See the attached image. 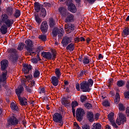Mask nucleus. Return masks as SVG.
<instances>
[{
	"instance_id": "4",
	"label": "nucleus",
	"mask_w": 129,
	"mask_h": 129,
	"mask_svg": "<svg viewBox=\"0 0 129 129\" xmlns=\"http://www.w3.org/2000/svg\"><path fill=\"white\" fill-rule=\"evenodd\" d=\"M118 117L116 120V123L118 125H120V124H124V122L126 121V117L125 115L123 114L122 113H119Z\"/></svg>"
},
{
	"instance_id": "25",
	"label": "nucleus",
	"mask_w": 129,
	"mask_h": 129,
	"mask_svg": "<svg viewBox=\"0 0 129 129\" xmlns=\"http://www.w3.org/2000/svg\"><path fill=\"white\" fill-rule=\"evenodd\" d=\"M15 91L18 97H21V94H22V92L24 91V87L21 86L20 87H18V89H16Z\"/></svg>"
},
{
	"instance_id": "59",
	"label": "nucleus",
	"mask_w": 129,
	"mask_h": 129,
	"mask_svg": "<svg viewBox=\"0 0 129 129\" xmlns=\"http://www.w3.org/2000/svg\"><path fill=\"white\" fill-rule=\"evenodd\" d=\"M113 82V80H110L108 81V87H110V86H111V85H112Z\"/></svg>"
},
{
	"instance_id": "16",
	"label": "nucleus",
	"mask_w": 129,
	"mask_h": 129,
	"mask_svg": "<svg viewBox=\"0 0 129 129\" xmlns=\"http://www.w3.org/2000/svg\"><path fill=\"white\" fill-rule=\"evenodd\" d=\"M61 103L64 105L65 107H69L70 106V101L68 100V98L63 97L61 100Z\"/></svg>"
},
{
	"instance_id": "43",
	"label": "nucleus",
	"mask_w": 129,
	"mask_h": 129,
	"mask_svg": "<svg viewBox=\"0 0 129 129\" xmlns=\"http://www.w3.org/2000/svg\"><path fill=\"white\" fill-rule=\"evenodd\" d=\"M86 99H87V96L84 95H82L80 96V100L81 102H85L86 101Z\"/></svg>"
},
{
	"instance_id": "24",
	"label": "nucleus",
	"mask_w": 129,
	"mask_h": 129,
	"mask_svg": "<svg viewBox=\"0 0 129 129\" xmlns=\"http://www.w3.org/2000/svg\"><path fill=\"white\" fill-rule=\"evenodd\" d=\"M56 76H52L51 78V83L52 84L53 86H57L58 84H59V79Z\"/></svg>"
},
{
	"instance_id": "22",
	"label": "nucleus",
	"mask_w": 129,
	"mask_h": 129,
	"mask_svg": "<svg viewBox=\"0 0 129 129\" xmlns=\"http://www.w3.org/2000/svg\"><path fill=\"white\" fill-rule=\"evenodd\" d=\"M18 99L20 101V105H22V106L28 105V101L25 97H19Z\"/></svg>"
},
{
	"instance_id": "33",
	"label": "nucleus",
	"mask_w": 129,
	"mask_h": 129,
	"mask_svg": "<svg viewBox=\"0 0 129 129\" xmlns=\"http://www.w3.org/2000/svg\"><path fill=\"white\" fill-rule=\"evenodd\" d=\"M86 74H88V71L83 69V70H80V74L79 75V77H83V76L86 75Z\"/></svg>"
},
{
	"instance_id": "46",
	"label": "nucleus",
	"mask_w": 129,
	"mask_h": 129,
	"mask_svg": "<svg viewBox=\"0 0 129 129\" xmlns=\"http://www.w3.org/2000/svg\"><path fill=\"white\" fill-rule=\"evenodd\" d=\"M118 108L120 111H124V110H125V107H124V106H123V104L121 103L119 104Z\"/></svg>"
},
{
	"instance_id": "44",
	"label": "nucleus",
	"mask_w": 129,
	"mask_h": 129,
	"mask_svg": "<svg viewBox=\"0 0 129 129\" xmlns=\"http://www.w3.org/2000/svg\"><path fill=\"white\" fill-rule=\"evenodd\" d=\"M39 39L43 42H46L47 41V36L45 35H39Z\"/></svg>"
},
{
	"instance_id": "15",
	"label": "nucleus",
	"mask_w": 129,
	"mask_h": 129,
	"mask_svg": "<svg viewBox=\"0 0 129 129\" xmlns=\"http://www.w3.org/2000/svg\"><path fill=\"white\" fill-rule=\"evenodd\" d=\"M58 12H60L61 17H67L68 15H69V12H68V11H67V9L64 7L59 8Z\"/></svg>"
},
{
	"instance_id": "60",
	"label": "nucleus",
	"mask_w": 129,
	"mask_h": 129,
	"mask_svg": "<svg viewBox=\"0 0 129 129\" xmlns=\"http://www.w3.org/2000/svg\"><path fill=\"white\" fill-rule=\"evenodd\" d=\"M125 87L127 89V90H128L126 92H129V81H127Z\"/></svg>"
},
{
	"instance_id": "63",
	"label": "nucleus",
	"mask_w": 129,
	"mask_h": 129,
	"mask_svg": "<svg viewBox=\"0 0 129 129\" xmlns=\"http://www.w3.org/2000/svg\"><path fill=\"white\" fill-rule=\"evenodd\" d=\"M32 61L34 64H37V63H38V59H37V58H32Z\"/></svg>"
},
{
	"instance_id": "41",
	"label": "nucleus",
	"mask_w": 129,
	"mask_h": 129,
	"mask_svg": "<svg viewBox=\"0 0 129 129\" xmlns=\"http://www.w3.org/2000/svg\"><path fill=\"white\" fill-rule=\"evenodd\" d=\"M114 116V113H113V112H111L109 114H108V118L110 122L114 120H113Z\"/></svg>"
},
{
	"instance_id": "10",
	"label": "nucleus",
	"mask_w": 129,
	"mask_h": 129,
	"mask_svg": "<svg viewBox=\"0 0 129 129\" xmlns=\"http://www.w3.org/2000/svg\"><path fill=\"white\" fill-rule=\"evenodd\" d=\"M66 31L69 34L72 33L75 29V25L74 24L67 23L64 25Z\"/></svg>"
},
{
	"instance_id": "29",
	"label": "nucleus",
	"mask_w": 129,
	"mask_h": 129,
	"mask_svg": "<svg viewBox=\"0 0 129 129\" xmlns=\"http://www.w3.org/2000/svg\"><path fill=\"white\" fill-rule=\"evenodd\" d=\"M121 35L123 38H125L129 35V28L127 27L122 30Z\"/></svg>"
},
{
	"instance_id": "57",
	"label": "nucleus",
	"mask_w": 129,
	"mask_h": 129,
	"mask_svg": "<svg viewBox=\"0 0 129 129\" xmlns=\"http://www.w3.org/2000/svg\"><path fill=\"white\" fill-rule=\"evenodd\" d=\"M83 129H90V127L87 124H84L82 126Z\"/></svg>"
},
{
	"instance_id": "1",
	"label": "nucleus",
	"mask_w": 129,
	"mask_h": 129,
	"mask_svg": "<svg viewBox=\"0 0 129 129\" xmlns=\"http://www.w3.org/2000/svg\"><path fill=\"white\" fill-rule=\"evenodd\" d=\"M7 51L9 53L8 55V60L13 63H16L19 60V54L18 51L14 48H8Z\"/></svg>"
},
{
	"instance_id": "6",
	"label": "nucleus",
	"mask_w": 129,
	"mask_h": 129,
	"mask_svg": "<svg viewBox=\"0 0 129 129\" xmlns=\"http://www.w3.org/2000/svg\"><path fill=\"white\" fill-rule=\"evenodd\" d=\"M80 89L83 90V92H89L91 90L86 81H83L80 83Z\"/></svg>"
},
{
	"instance_id": "13",
	"label": "nucleus",
	"mask_w": 129,
	"mask_h": 129,
	"mask_svg": "<svg viewBox=\"0 0 129 129\" xmlns=\"http://www.w3.org/2000/svg\"><path fill=\"white\" fill-rule=\"evenodd\" d=\"M32 66L31 64H25L23 65V69H22V71L24 72V74H29L30 71L32 70Z\"/></svg>"
},
{
	"instance_id": "37",
	"label": "nucleus",
	"mask_w": 129,
	"mask_h": 129,
	"mask_svg": "<svg viewBox=\"0 0 129 129\" xmlns=\"http://www.w3.org/2000/svg\"><path fill=\"white\" fill-rule=\"evenodd\" d=\"M35 20L36 23L40 25L41 23H42V19L39 17V15H35Z\"/></svg>"
},
{
	"instance_id": "52",
	"label": "nucleus",
	"mask_w": 129,
	"mask_h": 129,
	"mask_svg": "<svg viewBox=\"0 0 129 129\" xmlns=\"http://www.w3.org/2000/svg\"><path fill=\"white\" fill-rule=\"evenodd\" d=\"M32 86H26V89L27 91V92H29V93H32V92L33 91V89H31L32 88Z\"/></svg>"
},
{
	"instance_id": "7",
	"label": "nucleus",
	"mask_w": 129,
	"mask_h": 129,
	"mask_svg": "<svg viewBox=\"0 0 129 129\" xmlns=\"http://www.w3.org/2000/svg\"><path fill=\"white\" fill-rule=\"evenodd\" d=\"M72 40H73V37L72 36H65L64 37H63L61 40L62 46L64 47H67V45H68L69 44L72 42Z\"/></svg>"
},
{
	"instance_id": "62",
	"label": "nucleus",
	"mask_w": 129,
	"mask_h": 129,
	"mask_svg": "<svg viewBox=\"0 0 129 129\" xmlns=\"http://www.w3.org/2000/svg\"><path fill=\"white\" fill-rule=\"evenodd\" d=\"M73 0H67L66 1V5L68 6V5H70L71 4H73Z\"/></svg>"
},
{
	"instance_id": "28",
	"label": "nucleus",
	"mask_w": 129,
	"mask_h": 129,
	"mask_svg": "<svg viewBox=\"0 0 129 129\" xmlns=\"http://www.w3.org/2000/svg\"><path fill=\"white\" fill-rule=\"evenodd\" d=\"M40 11V16L41 18H46V16H47V11L46 10V9L42 7Z\"/></svg>"
},
{
	"instance_id": "42",
	"label": "nucleus",
	"mask_w": 129,
	"mask_h": 129,
	"mask_svg": "<svg viewBox=\"0 0 129 129\" xmlns=\"http://www.w3.org/2000/svg\"><path fill=\"white\" fill-rule=\"evenodd\" d=\"M24 46H25V45L24 44V43L23 42L20 43L18 46V48H17L18 50H19V51H22L23 49H24Z\"/></svg>"
},
{
	"instance_id": "5",
	"label": "nucleus",
	"mask_w": 129,
	"mask_h": 129,
	"mask_svg": "<svg viewBox=\"0 0 129 129\" xmlns=\"http://www.w3.org/2000/svg\"><path fill=\"white\" fill-rule=\"evenodd\" d=\"M85 114L84 110L81 108L77 109L76 113V116L78 121H82L83 116Z\"/></svg>"
},
{
	"instance_id": "30",
	"label": "nucleus",
	"mask_w": 129,
	"mask_h": 129,
	"mask_svg": "<svg viewBox=\"0 0 129 129\" xmlns=\"http://www.w3.org/2000/svg\"><path fill=\"white\" fill-rule=\"evenodd\" d=\"M49 27L51 28H54V27H55V25H56V23H55V20H54V19L52 18L49 19Z\"/></svg>"
},
{
	"instance_id": "38",
	"label": "nucleus",
	"mask_w": 129,
	"mask_h": 129,
	"mask_svg": "<svg viewBox=\"0 0 129 129\" xmlns=\"http://www.w3.org/2000/svg\"><path fill=\"white\" fill-rule=\"evenodd\" d=\"M55 74L57 78H60V77H61V72L60 71V69L58 68L55 69Z\"/></svg>"
},
{
	"instance_id": "9",
	"label": "nucleus",
	"mask_w": 129,
	"mask_h": 129,
	"mask_svg": "<svg viewBox=\"0 0 129 129\" xmlns=\"http://www.w3.org/2000/svg\"><path fill=\"white\" fill-rule=\"evenodd\" d=\"M7 76H8V71L2 72L0 76V84H2L3 86H5L7 83Z\"/></svg>"
},
{
	"instance_id": "45",
	"label": "nucleus",
	"mask_w": 129,
	"mask_h": 129,
	"mask_svg": "<svg viewBox=\"0 0 129 129\" xmlns=\"http://www.w3.org/2000/svg\"><path fill=\"white\" fill-rule=\"evenodd\" d=\"M34 78H37L40 76V72L38 70H35L33 75Z\"/></svg>"
},
{
	"instance_id": "31",
	"label": "nucleus",
	"mask_w": 129,
	"mask_h": 129,
	"mask_svg": "<svg viewBox=\"0 0 129 129\" xmlns=\"http://www.w3.org/2000/svg\"><path fill=\"white\" fill-rule=\"evenodd\" d=\"M74 44L73 43H70V44H68V46L66 47L67 50H69L70 52H73L74 51Z\"/></svg>"
},
{
	"instance_id": "55",
	"label": "nucleus",
	"mask_w": 129,
	"mask_h": 129,
	"mask_svg": "<svg viewBox=\"0 0 129 129\" xmlns=\"http://www.w3.org/2000/svg\"><path fill=\"white\" fill-rule=\"evenodd\" d=\"M61 31L59 32L57 35H58V37L60 39L62 38V36H63V29H61Z\"/></svg>"
},
{
	"instance_id": "49",
	"label": "nucleus",
	"mask_w": 129,
	"mask_h": 129,
	"mask_svg": "<svg viewBox=\"0 0 129 129\" xmlns=\"http://www.w3.org/2000/svg\"><path fill=\"white\" fill-rule=\"evenodd\" d=\"M87 83L89 87H92L93 85V80L92 79H89Z\"/></svg>"
},
{
	"instance_id": "11",
	"label": "nucleus",
	"mask_w": 129,
	"mask_h": 129,
	"mask_svg": "<svg viewBox=\"0 0 129 129\" xmlns=\"http://www.w3.org/2000/svg\"><path fill=\"white\" fill-rule=\"evenodd\" d=\"M49 28V26L48 25V23L47 21H45L41 23L40 26V30L43 34H46L48 32V29Z\"/></svg>"
},
{
	"instance_id": "53",
	"label": "nucleus",
	"mask_w": 129,
	"mask_h": 129,
	"mask_svg": "<svg viewBox=\"0 0 129 129\" xmlns=\"http://www.w3.org/2000/svg\"><path fill=\"white\" fill-rule=\"evenodd\" d=\"M44 7L45 8H51V4L45 2L44 3Z\"/></svg>"
},
{
	"instance_id": "48",
	"label": "nucleus",
	"mask_w": 129,
	"mask_h": 129,
	"mask_svg": "<svg viewBox=\"0 0 129 129\" xmlns=\"http://www.w3.org/2000/svg\"><path fill=\"white\" fill-rule=\"evenodd\" d=\"M110 122L111 125H112L113 127H114L115 128H118V126H117V125H116V123H115V121H114V120H113V121H111Z\"/></svg>"
},
{
	"instance_id": "64",
	"label": "nucleus",
	"mask_w": 129,
	"mask_h": 129,
	"mask_svg": "<svg viewBox=\"0 0 129 129\" xmlns=\"http://www.w3.org/2000/svg\"><path fill=\"white\" fill-rule=\"evenodd\" d=\"M56 58V53L53 52L52 54H51V59L52 60H54Z\"/></svg>"
},
{
	"instance_id": "39",
	"label": "nucleus",
	"mask_w": 129,
	"mask_h": 129,
	"mask_svg": "<svg viewBox=\"0 0 129 129\" xmlns=\"http://www.w3.org/2000/svg\"><path fill=\"white\" fill-rule=\"evenodd\" d=\"M5 89L6 90V95L7 96H10L12 94V90L10 89L8 86H5Z\"/></svg>"
},
{
	"instance_id": "12",
	"label": "nucleus",
	"mask_w": 129,
	"mask_h": 129,
	"mask_svg": "<svg viewBox=\"0 0 129 129\" xmlns=\"http://www.w3.org/2000/svg\"><path fill=\"white\" fill-rule=\"evenodd\" d=\"M1 71H4V72L8 71L7 70H6V69L9 67V60L7 59L2 60L1 62Z\"/></svg>"
},
{
	"instance_id": "56",
	"label": "nucleus",
	"mask_w": 129,
	"mask_h": 129,
	"mask_svg": "<svg viewBox=\"0 0 129 129\" xmlns=\"http://www.w3.org/2000/svg\"><path fill=\"white\" fill-rule=\"evenodd\" d=\"M76 89H77L78 91H80V85L78 83L76 84Z\"/></svg>"
},
{
	"instance_id": "8",
	"label": "nucleus",
	"mask_w": 129,
	"mask_h": 129,
	"mask_svg": "<svg viewBox=\"0 0 129 129\" xmlns=\"http://www.w3.org/2000/svg\"><path fill=\"white\" fill-rule=\"evenodd\" d=\"M26 46L25 48L29 53H31L33 51V47H34V42L31 39H27L25 41Z\"/></svg>"
},
{
	"instance_id": "3",
	"label": "nucleus",
	"mask_w": 129,
	"mask_h": 129,
	"mask_svg": "<svg viewBox=\"0 0 129 129\" xmlns=\"http://www.w3.org/2000/svg\"><path fill=\"white\" fill-rule=\"evenodd\" d=\"M52 119L54 122L58 123L59 126H63L64 121L63 120V116L60 113H55L52 115Z\"/></svg>"
},
{
	"instance_id": "58",
	"label": "nucleus",
	"mask_w": 129,
	"mask_h": 129,
	"mask_svg": "<svg viewBox=\"0 0 129 129\" xmlns=\"http://www.w3.org/2000/svg\"><path fill=\"white\" fill-rule=\"evenodd\" d=\"M42 50H43V47L39 46L36 49V52L37 53H40V51H42Z\"/></svg>"
},
{
	"instance_id": "26",
	"label": "nucleus",
	"mask_w": 129,
	"mask_h": 129,
	"mask_svg": "<svg viewBox=\"0 0 129 129\" xmlns=\"http://www.w3.org/2000/svg\"><path fill=\"white\" fill-rule=\"evenodd\" d=\"M6 12L7 13V15L11 17V16H13V14H14V8L11 6H9L6 9Z\"/></svg>"
},
{
	"instance_id": "2",
	"label": "nucleus",
	"mask_w": 129,
	"mask_h": 129,
	"mask_svg": "<svg viewBox=\"0 0 129 129\" xmlns=\"http://www.w3.org/2000/svg\"><path fill=\"white\" fill-rule=\"evenodd\" d=\"M1 21L3 24L8 26V28H11L14 24V20L9 19V15L6 13L2 14L1 16Z\"/></svg>"
},
{
	"instance_id": "19",
	"label": "nucleus",
	"mask_w": 129,
	"mask_h": 129,
	"mask_svg": "<svg viewBox=\"0 0 129 129\" xmlns=\"http://www.w3.org/2000/svg\"><path fill=\"white\" fill-rule=\"evenodd\" d=\"M8 121L10 125H17L18 124V119L14 116L13 117H11L9 119Z\"/></svg>"
},
{
	"instance_id": "14",
	"label": "nucleus",
	"mask_w": 129,
	"mask_h": 129,
	"mask_svg": "<svg viewBox=\"0 0 129 129\" xmlns=\"http://www.w3.org/2000/svg\"><path fill=\"white\" fill-rule=\"evenodd\" d=\"M68 10L71 13L73 14H75L77 12V8L74 4H71L70 5H68Z\"/></svg>"
},
{
	"instance_id": "54",
	"label": "nucleus",
	"mask_w": 129,
	"mask_h": 129,
	"mask_svg": "<svg viewBox=\"0 0 129 129\" xmlns=\"http://www.w3.org/2000/svg\"><path fill=\"white\" fill-rule=\"evenodd\" d=\"M85 1L88 2V3L90 4V5H93V4L95 3V2H96V0H85ZM98 1H100V0H98Z\"/></svg>"
},
{
	"instance_id": "27",
	"label": "nucleus",
	"mask_w": 129,
	"mask_h": 129,
	"mask_svg": "<svg viewBox=\"0 0 129 129\" xmlns=\"http://www.w3.org/2000/svg\"><path fill=\"white\" fill-rule=\"evenodd\" d=\"M61 30L62 29H59L57 27L54 28L52 32L53 37H57V35L59 32H61Z\"/></svg>"
},
{
	"instance_id": "61",
	"label": "nucleus",
	"mask_w": 129,
	"mask_h": 129,
	"mask_svg": "<svg viewBox=\"0 0 129 129\" xmlns=\"http://www.w3.org/2000/svg\"><path fill=\"white\" fill-rule=\"evenodd\" d=\"M39 93L41 94V93H45V88H40V90L39 92Z\"/></svg>"
},
{
	"instance_id": "32",
	"label": "nucleus",
	"mask_w": 129,
	"mask_h": 129,
	"mask_svg": "<svg viewBox=\"0 0 129 129\" xmlns=\"http://www.w3.org/2000/svg\"><path fill=\"white\" fill-rule=\"evenodd\" d=\"M116 84L118 87H122L124 86L125 84V81L120 80L117 82Z\"/></svg>"
},
{
	"instance_id": "51",
	"label": "nucleus",
	"mask_w": 129,
	"mask_h": 129,
	"mask_svg": "<svg viewBox=\"0 0 129 129\" xmlns=\"http://www.w3.org/2000/svg\"><path fill=\"white\" fill-rule=\"evenodd\" d=\"M84 105L88 109H91L92 108V104H90V103H87Z\"/></svg>"
},
{
	"instance_id": "20",
	"label": "nucleus",
	"mask_w": 129,
	"mask_h": 129,
	"mask_svg": "<svg viewBox=\"0 0 129 129\" xmlns=\"http://www.w3.org/2000/svg\"><path fill=\"white\" fill-rule=\"evenodd\" d=\"M87 118L90 122H93L94 120V114L92 112H88L87 113Z\"/></svg>"
},
{
	"instance_id": "36",
	"label": "nucleus",
	"mask_w": 129,
	"mask_h": 129,
	"mask_svg": "<svg viewBox=\"0 0 129 129\" xmlns=\"http://www.w3.org/2000/svg\"><path fill=\"white\" fill-rule=\"evenodd\" d=\"M92 129H101V124L98 122L94 123L92 126Z\"/></svg>"
},
{
	"instance_id": "17",
	"label": "nucleus",
	"mask_w": 129,
	"mask_h": 129,
	"mask_svg": "<svg viewBox=\"0 0 129 129\" xmlns=\"http://www.w3.org/2000/svg\"><path fill=\"white\" fill-rule=\"evenodd\" d=\"M41 56L43 58H45V59H47L48 60H51L52 59V53L50 52H45L43 51L41 53Z\"/></svg>"
},
{
	"instance_id": "40",
	"label": "nucleus",
	"mask_w": 129,
	"mask_h": 129,
	"mask_svg": "<svg viewBox=\"0 0 129 129\" xmlns=\"http://www.w3.org/2000/svg\"><path fill=\"white\" fill-rule=\"evenodd\" d=\"M20 16H21V11L16 10L15 14H14V17H15L16 19H18V18L20 17Z\"/></svg>"
},
{
	"instance_id": "50",
	"label": "nucleus",
	"mask_w": 129,
	"mask_h": 129,
	"mask_svg": "<svg viewBox=\"0 0 129 129\" xmlns=\"http://www.w3.org/2000/svg\"><path fill=\"white\" fill-rule=\"evenodd\" d=\"M102 104L103 106H105V107H108L109 106H110V105H109V102L107 100L103 102Z\"/></svg>"
},
{
	"instance_id": "47",
	"label": "nucleus",
	"mask_w": 129,
	"mask_h": 129,
	"mask_svg": "<svg viewBox=\"0 0 129 129\" xmlns=\"http://www.w3.org/2000/svg\"><path fill=\"white\" fill-rule=\"evenodd\" d=\"M72 108H75L76 106H78V102L77 101H74L72 102L71 104Z\"/></svg>"
},
{
	"instance_id": "18",
	"label": "nucleus",
	"mask_w": 129,
	"mask_h": 129,
	"mask_svg": "<svg viewBox=\"0 0 129 129\" xmlns=\"http://www.w3.org/2000/svg\"><path fill=\"white\" fill-rule=\"evenodd\" d=\"M9 26L5 24L2 25L0 28V32L2 35H6L8 33Z\"/></svg>"
},
{
	"instance_id": "21",
	"label": "nucleus",
	"mask_w": 129,
	"mask_h": 129,
	"mask_svg": "<svg viewBox=\"0 0 129 129\" xmlns=\"http://www.w3.org/2000/svg\"><path fill=\"white\" fill-rule=\"evenodd\" d=\"M43 5L40 4L39 2L34 3V10L36 11V13H39L40 10L42 9Z\"/></svg>"
},
{
	"instance_id": "23",
	"label": "nucleus",
	"mask_w": 129,
	"mask_h": 129,
	"mask_svg": "<svg viewBox=\"0 0 129 129\" xmlns=\"http://www.w3.org/2000/svg\"><path fill=\"white\" fill-rule=\"evenodd\" d=\"M64 18H66L65 19V23H70L74 20V15L69 13L68 15Z\"/></svg>"
},
{
	"instance_id": "34",
	"label": "nucleus",
	"mask_w": 129,
	"mask_h": 129,
	"mask_svg": "<svg viewBox=\"0 0 129 129\" xmlns=\"http://www.w3.org/2000/svg\"><path fill=\"white\" fill-rule=\"evenodd\" d=\"M11 108L12 110H14V111H18L19 110V107L14 102H12L11 103Z\"/></svg>"
},
{
	"instance_id": "35",
	"label": "nucleus",
	"mask_w": 129,
	"mask_h": 129,
	"mask_svg": "<svg viewBox=\"0 0 129 129\" xmlns=\"http://www.w3.org/2000/svg\"><path fill=\"white\" fill-rule=\"evenodd\" d=\"M83 63L84 65H86L89 63H90V58H89V56H85L83 59Z\"/></svg>"
}]
</instances>
